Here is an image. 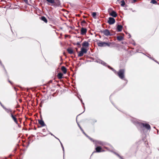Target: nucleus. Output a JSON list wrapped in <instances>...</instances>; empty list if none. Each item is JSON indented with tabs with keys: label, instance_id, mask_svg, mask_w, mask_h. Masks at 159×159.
<instances>
[{
	"label": "nucleus",
	"instance_id": "obj_45",
	"mask_svg": "<svg viewBox=\"0 0 159 159\" xmlns=\"http://www.w3.org/2000/svg\"><path fill=\"white\" fill-rule=\"evenodd\" d=\"M84 18H85V17L84 16Z\"/></svg>",
	"mask_w": 159,
	"mask_h": 159
},
{
	"label": "nucleus",
	"instance_id": "obj_2",
	"mask_svg": "<svg viewBox=\"0 0 159 159\" xmlns=\"http://www.w3.org/2000/svg\"><path fill=\"white\" fill-rule=\"evenodd\" d=\"M125 70L124 69H121L117 72V74L120 79H123L125 77Z\"/></svg>",
	"mask_w": 159,
	"mask_h": 159
},
{
	"label": "nucleus",
	"instance_id": "obj_42",
	"mask_svg": "<svg viewBox=\"0 0 159 159\" xmlns=\"http://www.w3.org/2000/svg\"><path fill=\"white\" fill-rule=\"evenodd\" d=\"M5 71L6 72V73L7 74V71H6V70H5Z\"/></svg>",
	"mask_w": 159,
	"mask_h": 159
},
{
	"label": "nucleus",
	"instance_id": "obj_18",
	"mask_svg": "<svg viewBox=\"0 0 159 159\" xmlns=\"http://www.w3.org/2000/svg\"><path fill=\"white\" fill-rule=\"evenodd\" d=\"M67 51L70 54H72L73 53V49L70 48H68L67 49Z\"/></svg>",
	"mask_w": 159,
	"mask_h": 159
},
{
	"label": "nucleus",
	"instance_id": "obj_25",
	"mask_svg": "<svg viewBox=\"0 0 159 159\" xmlns=\"http://www.w3.org/2000/svg\"><path fill=\"white\" fill-rule=\"evenodd\" d=\"M86 22L84 20H83L81 22V25L82 26H84V24H86Z\"/></svg>",
	"mask_w": 159,
	"mask_h": 159
},
{
	"label": "nucleus",
	"instance_id": "obj_7",
	"mask_svg": "<svg viewBox=\"0 0 159 159\" xmlns=\"http://www.w3.org/2000/svg\"><path fill=\"white\" fill-rule=\"evenodd\" d=\"M11 116L15 123L16 124H18V121L16 118V115H14V113H11Z\"/></svg>",
	"mask_w": 159,
	"mask_h": 159
},
{
	"label": "nucleus",
	"instance_id": "obj_44",
	"mask_svg": "<svg viewBox=\"0 0 159 159\" xmlns=\"http://www.w3.org/2000/svg\"><path fill=\"white\" fill-rule=\"evenodd\" d=\"M36 128H35V130H36Z\"/></svg>",
	"mask_w": 159,
	"mask_h": 159
},
{
	"label": "nucleus",
	"instance_id": "obj_4",
	"mask_svg": "<svg viewBox=\"0 0 159 159\" xmlns=\"http://www.w3.org/2000/svg\"><path fill=\"white\" fill-rule=\"evenodd\" d=\"M140 126L141 128H144L147 130H150L151 129L150 125L147 123H141L140 124Z\"/></svg>",
	"mask_w": 159,
	"mask_h": 159
},
{
	"label": "nucleus",
	"instance_id": "obj_14",
	"mask_svg": "<svg viewBox=\"0 0 159 159\" xmlns=\"http://www.w3.org/2000/svg\"><path fill=\"white\" fill-rule=\"evenodd\" d=\"M39 123L42 126H44L45 125L43 121L42 120H38Z\"/></svg>",
	"mask_w": 159,
	"mask_h": 159
},
{
	"label": "nucleus",
	"instance_id": "obj_21",
	"mask_svg": "<svg viewBox=\"0 0 159 159\" xmlns=\"http://www.w3.org/2000/svg\"><path fill=\"white\" fill-rule=\"evenodd\" d=\"M122 1H121L120 3H121V6L122 7H124L125 4V2L124 0H122Z\"/></svg>",
	"mask_w": 159,
	"mask_h": 159
},
{
	"label": "nucleus",
	"instance_id": "obj_26",
	"mask_svg": "<svg viewBox=\"0 0 159 159\" xmlns=\"http://www.w3.org/2000/svg\"><path fill=\"white\" fill-rule=\"evenodd\" d=\"M82 41V40H81L80 41H79V42H77L76 43V45H80V43Z\"/></svg>",
	"mask_w": 159,
	"mask_h": 159
},
{
	"label": "nucleus",
	"instance_id": "obj_17",
	"mask_svg": "<svg viewBox=\"0 0 159 159\" xmlns=\"http://www.w3.org/2000/svg\"><path fill=\"white\" fill-rule=\"evenodd\" d=\"M63 74L61 73H59L57 75V78L59 79H61L63 78Z\"/></svg>",
	"mask_w": 159,
	"mask_h": 159
},
{
	"label": "nucleus",
	"instance_id": "obj_10",
	"mask_svg": "<svg viewBox=\"0 0 159 159\" xmlns=\"http://www.w3.org/2000/svg\"><path fill=\"white\" fill-rule=\"evenodd\" d=\"M96 152H100L103 151L102 148L100 146H98L95 148Z\"/></svg>",
	"mask_w": 159,
	"mask_h": 159
},
{
	"label": "nucleus",
	"instance_id": "obj_19",
	"mask_svg": "<svg viewBox=\"0 0 159 159\" xmlns=\"http://www.w3.org/2000/svg\"><path fill=\"white\" fill-rule=\"evenodd\" d=\"M116 38L117 40L119 41H121L123 39V37L121 35L117 36Z\"/></svg>",
	"mask_w": 159,
	"mask_h": 159
},
{
	"label": "nucleus",
	"instance_id": "obj_1",
	"mask_svg": "<svg viewBox=\"0 0 159 159\" xmlns=\"http://www.w3.org/2000/svg\"><path fill=\"white\" fill-rule=\"evenodd\" d=\"M97 44L98 46L100 47H110L111 45L113 44V43L110 42H98Z\"/></svg>",
	"mask_w": 159,
	"mask_h": 159
},
{
	"label": "nucleus",
	"instance_id": "obj_38",
	"mask_svg": "<svg viewBox=\"0 0 159 159\" xmlns=\"http://www.w3.org/2000/svg\"><path fill=\"white\" fill-rule=\"evenodd\" d=\"M43 132H44L45 130V129H42V130Z\"/></svg>",
	"mask_w": 159,
	"mask_h": 159
},
{
	"label": "nucleus",
	"instance_id": "obj_39",
	"mask_svg": "<svg viewBox=\"0 0 159 159\" xmlns=\"http://www.w3.org/2000/svg\"><path fill=\"white\" fill-rule=\"evenodd\" d=\"M136 1V0H133V2H134Z\"/></svg>",
	"mask_w": 159,
	"mask_h": 159
},
{
	"label": "nucleus",
	"instance_id": "obj_32",
	"mask_svg": "<svg viewBox=\"0 0 159 159\" xmlns=\"http://www.w3.org/2000/svg\"><path fill=\"white\" fill-rule=\"evenodd\" d=\"M52 80H50L48 82V83L49 84H50L52 82Z\"/></svg>",
	"mask_w": 159,
	"mask_h": 159
},
{
	"label": "nucleus",
	"instance_id": "obj_27",
	"mask_svg": "<svg viewBox=\"0 0 159 159\" xmlns=\"http://www.w3.org/2000/svg\"><path fill=\"white\" fill-rule=\"evenodd\" d=\"M97 144H99V145H102V143L101 142H100V141L98 142L97 143Z\"/></svg>",
	"mask_w": 159,
	"mask_h": 159
},
{
	"label": "nucleus",
	"instance_id": "obj_30",
	"mask_svg": "<svg viewBox=\"0 0 159 159\" xmlns=\"http://www.w3.org/2000/svg\"><path fill=\"white\" fill-rule=\"evenodd\" d=\"M116 155L119 157H120L121 159H123L122 157L120 156V155L118 154H116Z\"/></svg>",
	"mask_w": 159,
	"mask_h": 159
},
{
	"label": "nucleus",
	"instance_id": "obj_34",
	"mask_svg": "<svg viewBox=\"0 0 159 159\" xmlns=\"http://www.w3.org/2000/svg\"><path fill=\"white\" fill-rule=\"evenodd\" d=\"M61 143V147H62V148L63 149H64L63 146V145H62V144Z\"/></svg>",
	"mask_w": 159,
	"mask_h": 159
},
{
	"label": "nucleus",
	"instance_id": "obj_35",
	"mask_svg": "<svg viewBox=\"0 0 159 159\" xmlns=\"http://www.w3.org/2000/svg\"><path fill=\"white\" fill-rule=\"evenodd\" d=\"M68 36H69V35H65V37L66 38V37H68Z\"/></svg>",
	"mask_w": 159,
	"mask_h": 159
},
{
	"label": "nucleus",
	"instance_id": "obj_15",
	"mask_svg": "<svg viewBox=\"0 0 159 159\" xmlns=\"http://www.w3.org/2000/svg\"><path fill=\"white\" fill-rule=\"evenodd\" d=\"M40 19L45 22V23H47L48 22V20L44 16H42L40 18Z\"/></svg>",
	"mask_w": 159,
	"mask_h": 159
},
{
	"label": "nucleus",
	"instance_id": "obj_5",
	"mask_svg": "<svg viewBox=\"0 0 159 159\" xmlns=\"http://www.w3.org/2000/svg\"><path fill=\"white\" fill-rule=\"evenodd\" d=\"M101 32L107 36L112 35V34H111L109 30L108 29L104 30H103L101 31Z\"/></svg>",
	"mask_w": 159,
	"mask_h": 159
},
{
	"label": "nucleus",
	"instance_id": "obj_31",
	"mask_svg": "<svg viewBox=\"0 0 159 159\" xmlns=\"http://www.w3.org/2000/svg\"><path fill=\"white\" fill-rule=\"evenodd\" d=\"M17 125H18L19 127V128L21 127V125L20 124H19L18 122V124H17Z\"/></svg>",
	"mask_w": 159,
	"mask_h": 159
},
{
	"label": "nucleus",
	"instance_id": "obj_9",
	"mask_svg": "<svg viewBox=\"0 0 159 159\" xmlns=\"http://www.w3.org/2000/svg\"><path fill=\"white\" fill-rule=\"evenodd\" d=\"M82 46L83 47V48H88L89 46V43L88 42L85 41L82 43Z\"/></svg>",
	"mask_w": 159,
	"mask_h": 159
},
{
	"label": "nucleus",
	"instance_id": "obj_33",
	"mask_svg": "<svg viewBox=\"0 0 159 159\" xmlns=\"http://www.w3.org/2000/svg\"><path fill=\"white\" fill-rule=\"evenodd\" d=\"M19 121L20 122V123H21V118H19Z\"/></svg>",
	"mask_w": 159,
	"mask_h": 159
},
{
	"label": "nucleus",
	"instance_id": "obj_36",
	"mask_svg": "<svg viewBox=\"0 0 159 159\" xmlns=\"http://www.w3.org/2000/svg\"><path fill=\"white\" fill-rule=\"evenodd\" d=\"M80 127V129H81V130L82 131H83V129H82V128Z\"/></svg>",
	"mask_w": 159,
	"mask_h": 159
},
{
	"label": "nucleus",
	"instance_id": "obj_16",
	"mask_svg": "<svg viewBox=\"0 0 159 159\" xmlns=\"http://www.w3.org/2000/svg\"><path fill=\"white\" fill-rule=\"evenodd\" d=\"M123 26L121 25H118L117 26V29L119 32H120L122 31Z\"/></svg>",
	"mask_w": 159,
	"mask_h": 159
},
{
	"label": "nucleus",
	"instance_id": "obj_8",
	"mask_svg": "<svg viewBox=\"0 0 159 159\" xmlns=\"http://www.w3.org/2000/svg\"><path fill=\"white\" fill-rule=\"evenodd\" d=\"M54 2L53 5L54 7L58 6L61 4L59 0H54Z\"/></svg>",
	"mask_w": 159,
	"mask_h": 159
},
{
	"label": "nucleus",
	"instance_id": "obj_20",
	"mask_svg": "<svg viewBox=\"0 0 159 159\" xmlns=\"http://www.w3.org/2000/svg\"><path fill=\"white\" fill-rule=\"evenodd\" d=\"M46 1L48 2V5H50V4H53L54 2V0H46Z\"/></svg>",
	"mask_w": 159,
	"mask_h": 159
},
{
	"label": "nucleus",
	"instance_id": "obj_37",
	"mask_svg": "<svg viewBox=\"0 0 159 159\" xmlns=\"http://www.w3.org/2000/svg\"><path fill=\"white\" fill-rule=\"evenodd\" d=\"M8 81L11 84H12L10 80H8Z\"/></svg>",
	"mask_w": 159,
	"mask_h": 159
},
{
	"label": "nucleus",
	"instance_id": "obj_23",
	"mask_svg": "<svg viewBox=\"0 0 159 159\" xmlns=\"http://www.w3.org/2000/svg\"><path fill=\"white\" fill-rule=\"evenodd\" d=\"M5 110L8 113H10V114L11 115V113H12V112L10 110V109H5Z\"/></svg>",
	"mask_w": 159,
	"mask_h": 159
},
{
	"label": "nucleus",
	"instance_id": "obj_12",
	"mask_svg": "<svg viewBox=\"0 0 159 159\" xmlns=\"http://www.w3.org/2000/svg\"><path fill=\"white\" fill-rule=\"evenodd\" d=\"M110 16H112L114 17H116L117 16L116 13L114 11H112L109 14Z\"/></svg>",
	"mask_w": 159,
	"mask_h": 159
},
{
	"label": "nucleus",
	"instance_id": "obj_29",
	"mask_svg": "<svg viewBox=\"0 0 159 159\" xmlns=\"http://www.w3.org/2000/svg\"><path fill=\"white\" fill-rule=\"evenodd\" d=\"M111 70H113V71H114V72L116 74V73L117 74V72L115 70H114V69H113V68H111Z\"/></svg>",
	"mask_w": 159,
	"mask_h": 159
},
{
	"label": "nucleus",
	"instance_id": "obj_43",
	"mask_svg": "<svg viewBox=\"0 0 159 159\" xmlns=\"http://www.w3.org/2000/svg\"><path fill=\"white\" fill-rule=\"evenodd\" d=\"M0 104L2 105V103L0 102Z\"/></svg>",
	"mask_w": 159,
	"mask_h": 159
},
{
	"label": "nucleus",
	"instance_id": "obj_28",
	"mask_svg": "<svg viewBox=\"0 0 159 159\" xmlns=\"http://www.w3.org/2000/svg\"><path fill=\"white\" fill-rule=\"evenodd\" d=\"M97 120H92V123H93V124H94L95 123V122H97Z\"/></svg>",
	"mask_w": 159,
	"mask_h": 159
},
{
	"label": "nucleus",
	"instance_id": "obj_22",
	"mask_svg": "<svg viewBox=\"0 0 159 159\" xmlns=\"http://www.w3.org/2000/svg\"><path fill=\"white\" fill-rule=\"evenodd\" d=\"M92 16L94 18V19H96V12H92Z\"/></svg>",
	"mask_w": 159,
	"mask_h": 159
},
{
	"label": "nucleus",
	"instance_id": "obj_13",
	"mask_svg": "<svg viewBox=\"0 0 159 159\" xmlns=\"http://www.w3.org/2000/svg\"><path fill=\"white\" fill-rule=\"evenodd\" d=\"M61 70L64 74H65L67 72V69L66 67L64 66H62L61 67Z\"/></svg>",
	"mask_w": 159,
	"mask_h": 159
},
{
	"label": "nucleus",
	"instance_id": "obj_3",
	"mask_svg": "<svg viewBox=\"0 0 159 159\" xmlns=\"http://www.w3.org/2000/svg\"><path fill=\"white\" fill-rule=\"evenodd\" d=\"M88 50L84 48H82L81 49V51L79 52L78 57H81L83 56L84 53H86L87 52Z\"/></svg>",
	"mask_w": 159,
	"mask_h": 159
},
{
	"label": "nucleus",
	"instance_id": "obj_40",
	"mask_svg": "<svg viewBox=\"0 0 159 159\" xmlns=\"http://www.w3.org/2000/svg\"><path fill=\"white\" fill-rule=\"evenodd\" d=\"M78 47L79 48H80L81 47V45H78Z\"/></svg>",
	"mask_w": 159,
	"mask_h": 159
},
{
	"label": "nucleus",
	"instance_id": "obj_6",
	"mask_svg": "<svg viewBox=\"0 0 159 159\" xmlns=\"http://www.w3.org/2000/svg\"><path fill=\"white\" fill-rule=\"evenodd\" d=\"M109 20L107 21V23L109 25H112L115 22V20L114 18L112 17H109Z\"/></svg>",
	"mask_w": 159,
	"mask_h": 159
},
{
	"label": "nucleus",
	"instance_id": "obj_41",
	"mask_svg": "<svg viewBox=\"0 0 159 159\" xmlns=\"http://www.w3.org/2000/svg\"><path fill=\"white\" fill-rule=\"evenodd\" d=\"M74 45H76V43H74Z\"/></svg>",
	"mask_w": 159,
	"mask_h": 159
},
{
	"label": "nucleus",
	"instance_id": "obj_11",
	"mask_svg": "<svg viewBox=\"0 0 159 159\" xmlns=\"http://www.w3.org/2000/svg\"><path fill=\"white\" fill-rule=\"evenodd\" d=\"M87 32V29L86 28H82L81 29V34L84 35Z\"/></svg>",
	"mask_w": 159,
	"mask_h": 159
},
{
	"label": "nucleus",
	"instance_id": "obj_24",
	"mask_svg": "<svg viewBox=\"0 0 159 159\" xmlns=\"http://www.w3.org/2000/svg\"><path fill=\"white\" fill-rule=\"evenodd\" d=\"M150 2L153 4H157V2L155 0H152Z\"/></svg>",
	"mask_w": 159,
	"mask_h": 159
}]
</instances>
